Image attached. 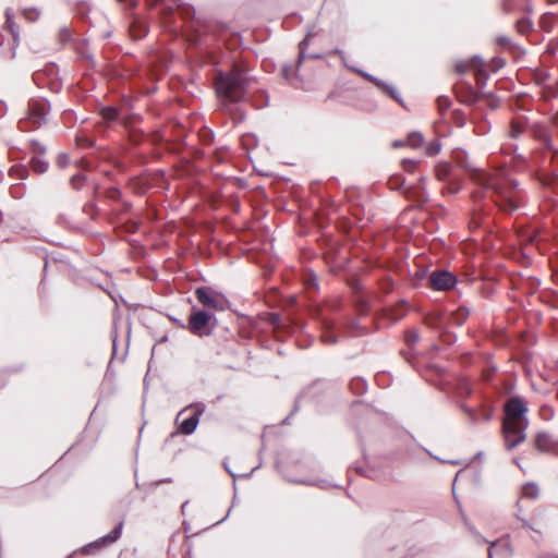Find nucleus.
I'll return each mask as SVG.
<instances>
[{
  "instance_id": "38",
  "label": "nucleus",
  "mask_w": 558,
  "mask_h": 558,
  "mask_svg": "<svg viewBox=\"0 0 558 558\" xmlns=\"http://www.w3.org/2000/svg\"><path fill=\"white\" fill-rule=\"evenodd\" d=\"M416 340H417V336H415V335H414V336L412 337V340H411V341H413V342H414V341H416Z\"/></svg>"
},
{
  "instance_id": "22",
  "label": "nucleus",
  "mask_w": 558,
  "mask_h": 558,
  "mask_svg": "<svg viewBox=\"0 0 558 558\" xmlns=\"http://www.w3.org/2000/svg\"><path fill=\"white\" fill-rule=\"evenodd\" d=\"M23 15L29 21H36L39 16V13L36 9H29V10H24Z\"/></svg>"
},
{
  "instance_id": "36",
  "label": "nucleus",
  "mask_w": 558,
  "mask_h": 558,
  "mask_svg": "<svg viewBox=\"0 0 558 558\" xmlns=\"http://www.w3.org/2000/svg\"><path fill=\"white\" fill-rule=\"evenodd\" d=\"M548 52H550V53H555V50H554L551 47H549V48H548Z\"/></svg>"
},
{
  "instance_id": "3",
  "label": "nucleus",
  "mask_w": 558,
  "mask_h": 558,
  "mask_svg": "<svg viewBox=\"0 0 558 558\" xmlns=\"http://www.w3.org/2000/svg\"><path fill=\"white\" fill-rule=\"evenodd\" d=\"M244 74L234 69L230 73L220 74L216 82L217 94L220 98L229 101H240L245 93Z\"/></svg>"
},
{
  "instance_id": "11",
  "label": "nucleus",
  "mask_w": 558,
  "mask_h": 558,
  "mask_svg": "<svg viewBox=\"0 0 558 558\" xmlns=\"http://www.w3.org/2000/svg\"><path fill=\"white\" fill-rule=\"evenodd\" d=\"M535 447L537 450L554 456H558V439L546 433L537 434L535 438Z\"/></svg>"
},
{
  "instance_id": "31",
  "label": "nucleus",
  "mask_w": 558,
  "mask_h": 558,
  "mask_svg": "<svg viewBox=\"0 0 558 558\" xmlns=\"http://www.w3.org/2000/svg\"><path fill=\"white\" fill-rule=\"evenodd\" d=\"M83 178L81 175H73L72 177V184L76 186V181L82 180Z\"/></svg>"
},
{
  "instance_id": "12",
  "label": "nucleus",
  "mask_w": 558,
  "mask_h": 558,
  "mask_svg": "<svg viewBox=\"0 0 558 558\" xmlns=\"http://www.w3.org/2000/svg\"><path fill=\"white\" fill-rule=\"evenodd\" d=\"M354 71L364 76L365 78H367L368 81H371L372 83H374L377 87L387 93L391 98L401 104V99L399 98L398 92L393 86L388 85L385 82L378 80L377 77L367 74L361 70L354 69Z\"/></svg>"
},
{
  "instance_id": "2",
  "label": "nucleus",
  "mask_w": 558,
  "mask_h": 558,
  "mask_svg": "<svg viewBox=\"0 0 558 558\" xmlns=\"http://www.w3.org/2000/svg\"><path fill=\"white\" fill-rule=\"evenodd\" d=\"M526 412L527 408L524 401L518 397L510 398L505 404L502 434L508 450L525 440V430L529 425Z\"/></svg>"
},
{
  "instance_id": "34",
  "label": "nucleus",
  "mask_w": 558,
  "mask_h": 558,
  "mask_svg": "<svg viewBox=\"0 0 558 558\" xmlns=\"http://www.w3.org/2000/svg\"><path fill=\"white\" fill-rule=\"evenodd\" d=\"M283 74H284V77L288 80L289 76H288V69H283Z\"/></svg>"
},
{
  "instance_id": "20",
  "label": "nucleus",
  "mask_w": 558,
  "mask_h": 558,
  "mask_svg": "<svg viewBox=\"0 0 558 558\" xmlns=\"http://www.w3.org/2000/svg\"><path fill=\"white\" fill-rule=\"evenodd\" d=\"M10 174L19 179H24L27 175V169L23 166H14L11 168Z\"/></svg>"
},
{
  "instance_id": "25",
  "label": "nucleus",
  "mask_w": 558,
  "mask_h": 558,
  "mask_svg": "<svg viewBox=\"0 0 558 558\" xmlns=\"http://www.w3.org/2000/svg\"><path fill=\"white\" fill-rule=\"evenodd\" d=\"M517 26L521 33H525L531 28V23L527 20H522L518 22Z\"/></svg>"
},
{
  "instance_id": "28",
  "label": "nucleus",
  "mask_w": 558,
  "mask_h": 558,
  "mask_svg": "<svg viewBox=\"0 0 558 558\" xmlns=\"http://www.w3.org/2000/svg\"><path fill=\"white\" fill-rule=\"evenodd\" d=\"M307 45H308V39H307V38H305V39L300 44V50H301V52H300V59H303V58H304V50H305V48L307 47Z\"/></svg>"
},
{
  "instance_id": "33",
  "label": "nucleus",
  "mask_w": 558,
  "mask_h": 558,
  "mask_svg": "<svg viewBox=\"0 0 558 558\" xmlns=\"http://www.w3.org/2000/svg\"><path fill=\"white\" fill-rule=\"evenodd\" d=\"M459 314H461L462 316V319H465L466 315H468V312L465 310H460L459 311Z\"/></svg>"
},
{
  "instance_id": "39",
  "label": "nucleus",
  "mask_w": 558,
  "mask_h": 558,
  "mask_svg": "<svg viewBox=\"0 0 558 558\" xmlns=\"http://www.w3.org/2000/svg\"><path fill=\"white\" fill-rule=\"evenodd\" d=\"M549 3H556L558 0H547Z\"/></svg>"
},
{
  "instance_id": "26",
  "label": "nucleus",
  "mask_w": 558,
  "mask_h": 558,
  "mask_svg": "<svg viewBox=\"0 0 558 558\" xmlns=\"http://www.w3.org/2000/svg\"><path fill=\"white\" fill-rule=\"evenodd\" d=\"M322 339L326 343H335L336 342V337L330 335L328 331L324 332V335L322 336Z\"/></svg>"
},
{
  "instance_id": "10",
  "label": "nucleus",
  "mask_w": 558,
  "mask_h": 558,
  "mask_svg": "<svg viewBox=\"0 0 558 558\" xmlns=\"http://www.w3.org/2000/svg\"><path fill=\"white\" fill-rule=\"evenodd\" d=\"M456 282L454 276L449 271H433L429 276V284L434 290H448Z\"/></svg>"
},
{
  "instance_id": "4",
  "label": "nucleus",
  "mask_w": 558,
  "mask_h": 558,
  "mask_svg": "<svg viewBox=\"0 0 558 558\" xmlns=\"http://www.w3.org/2000/svg\"><path fill=\"white\" fill-rule=\"evenodd\" d=\"M205 410L206 405L202 402L191 403L182 409L177 414L174 421L178 426V432L183 435L193 434Z\"/></svg>"
},
{
  "instance_id": "29",
  "label": "nucleus",
  "mask_w": 558,
  "mask_h": 558,
  "mask_svg": "<svg viewBox=\"0 0 558 558\" xmlns=\"http://www.w3.org/2000/svg\"><path fill=\"white\" fill-rule=\"evenodd\" d=\"M58 163L60 167H65L68 163V157L66 156H60L58 159Z\"/></svg>"
},
{
  "instance_id": "27",
  "label": "nucleus",
  "mask_w": 558,
  "mask_h": 558,
  "mask_svg": "<svg viewBox=\"0 0 558 558\" xmlns=\"http://www.w3.org/2000/svg\"><path fill=\"white\" fill-rule=\"evenodd\" d=\"M438 106H439L440 110H444V109L448 108L449 100L445 97H441L438 99Z\"/></svg>"
},
{
  "instance_id": "35",
  "label": "nucleus",
  "mask_w": 558,
  "mask_h": 558,
  "mask_svg": "<svg viewBox=\"0 0 558 558\" xmlns=\"http://www.w3.org/2000/svg\"><path fill=\"white\" fill-rule=\"evenodd\" d=\"M391 184H393V183L391 182ZM391 186H392V189H399V187H401V184H396V185H391Z\"/></svg>"
},
{
  "instance_id": "19",
  "label": "nucleus",
  "mask_w": 558,
  "mask_h": 558,
  "mask_svg": "<svg viewBox=\"0 0 558 558\" xmlns=\"http://www.w3.org/2000/svg\"><path fill=\"white\" fill-rule=\"evenodd\" d=\"M101 114L106 121H113L118 118V111L113 107L104 108Z\"/></svg>"
},
{
  "instance_id": "16",
  "label": "nucleus",
  "mask_w": 558,
  "mask_h": 558,
  "mask_svg": "<svg viewBox=\"0 0 558 558\" xmlns=\"http://www.w3.org/2000/svg\"><path fill=\"white\" fill-rule=\"evenodd\" d=\"M423 143V136L420 133H411L407 138V145L417 148Z\"/></svg>"
},
{
  "instance_id": "21",
  "label": "nucleus",
  "mask_w": 558,
  "mask_h": 558,
  "mask_svg": "<svg viewBox=\"0 0 558 558\" xmlns=\"http://www.w3.org/2000/svg\"><path fill=\"white\" fill-rule=\"evenodd\" d=\"M5 15H7V24H8V28L10 29V32H11V34H12V36H13L14 40H16V39H17V37H19V33H17V29H16V27H15V25H14L13 21H12V16H11V14H10V12H9V11H7Z\"/></svg>"
},
{
  "instance_id": "23",
  "label": "nucleus",
  "mask_w": 558,
  "mask_h": 558,
  "mask_svg": "<svg viewBox=\"0 0 558 558\" xmlns=\"http://www.w3.org/2000/svg\"><path fill=\"white\" fill-rule=\"evenodd\" d=\"M522 130H523V128L519 122H517V121L512 122L511 136L517 137L522 132Z\"/></svg>"
},
{
  "instance_id": "13",
  "label": "nucleus",
  "mask_w": 558,
  "mask_h": 558,
  "mask_svg": "<svg viewBox=\"0 0 558 558\" xmlns=\"http://www.w3.org/2000/svg\"><path fill=\"white\" fill-rule=\"evenodd\" d=\"M539 495V488L535 483H526L521 488V497L536 499Z\"/></svg>"
},
{
  "instance_id": "5",
  "label": "nucleus",
  "mask_w": 558,
  "mask_h": 558,
  "mask_svg": "<svg viewBox=\"0 0 558 558\" xmlns=\"http://www.w3.org/2000/svg\"><path fill=\"white\" fill-rule=\"evenodd\" d=\"M49 111L50 105L46 99H32L28 104L25 122L29 123L33 126V129H37L46 122V118Z\"/></svg>"
},
{
  "instance_id": "7",
  "label": "nucleus",
  "mask_w": 558,
  "mask_h": 558,
  "mask_svg": "<svg viewBox=\"0 0 558 558\" xmlns=\"http://www.w3.org/2000/svg\"><path fill=\"white\" fill-rule=\"evenodd\" d=\"M211 315L205 311H195L191 314L187 323V329L199 337L211 333L213 328L209 326Z\"/></svg>"
},
{
  "instance_id": "6",
  "label": "nucleus",
  "mask_w": 558,
  "mask_h": 558,
  "mask_svg": "<svg viewBox=\"0 0 558 558\" xmlns=\"http://www.w3.org/2000/svg\"><path fill=\"white\" fill-rule=\"evenodd\" d=\"M197 301L205 307L215 311H225L227 307V299L220 293L214 292L209 288L201 287L195 290Z\"/></svg>"
},
{
  "instance_id": "30",
  "label": "nucleus",
  "mask_w": 558,
  "mask_h": 558,
  "mask_svg": "<svg viewBox=\"0 0 558 558\" xmlns=\"http://www.w3.org/2000/svg\"><path fill=\"white\" fill-rule=\"evenodd\" d=\"M405 145H407V141L405 142H403V141H395L392 143V146L396 147V148L402 147V146H405Z\"/></svg>"
},
{
  "instance_id": "8",
  "label": "nucleus",
  "mask_w": 558,
  "mask_h": 558,
  "mask_svg": "<svg viewBox=\"0 0 558 558\" xmlns=\"http://www.w3.org/2000/svg\"><path fill=\"white\" fill-rule=\"evenodd\" d=\"M462 410L465 413L470 423L477 424L481 422H487L493 415V409L489 405L482 404L478 408H473L466 404L462 405Z\"/></svg>"
},
{
  "instance_id": "17",
  "label": "nucleus",
  "mask_w": 558,
  "mask_h": 558,
  "mask_svg": "<svg viewBox=\"0 0 558 558\" xmlns=\"http://www.w3.org/2000/svg\"><path fill=\"white\" fill-rule=\"evenodd\" d=\"M435 171L439 180H446L450 173V167L447 163H440L436 167Z\"/></svg>"
},
{
  "instance_id": "1",
  "label": "nucleus",
  "mask_w": 558,
  "mask_h": 558,
  "mask_svg": "<svg viewBox=\"0 0 558 558\" xmlns=\"http://www.w3.org/2000/svg\"><path fill=\"white\" fill-rule=\"evenodd\" d=\"M470 170L473 172V180L493 193L494 201L501 210L512 213L519 207L520 192L505 168L497 169L494 173L480 169Z\"/></svg>"
},
{
  "instance_id": "9",
  "label": "nucleus",
  "mask_w": 558,
  "mask_h": 558,
  "mask_svg": "<svg viewBox=\"0 0 558 558\" xmlns=\"http://www.w3.org/2000/svg\"><path fill=\"white\" fill-rule=\"evenodd\" d=\"M457 70L460 73H463L468 70H473L475 77H476V83L478 86L484 85L487 80V75L485 72V65L478 57H474L473 59H471L470 61H468L465 63H459L457 65Z\"/></svg>"
},
{
  "instance_id": "37",
  "label": "nucleus",
  "mask_w": 558,
  "mask_h": 558,
  "mask_svg": "<svg viewBox=\"0 0 558 558\" xmlns=\"http://www.w3.org/2000/svg\"><path fill=\"white\" fill-rule=\"evenodd\" d=\"M522 523H523L524 526L529 527V524H527V522L525 520H522Z\"/></svg>"
},
{
  "instance_id": "14",
  "label": "nucleus",
  "mask_w": 558,
  "mask_h": 558,
  "mask_svg": "<svg viewBox=\"0 0 558 558\" xmlns=\"http://www.w3.org/2000/svg\"><path fill=\"white\" fill-rule=\"evenodd\" d=\"M123 522H120L114 530H112L110 533H108L106 536L101 538V544H110L116 542L122 532Z\"/></svg>"
},
{
  "instance_id": "40",
  "label": "nucleus",
  "mask_w": 558,
  "mask_h": 558,
  "mask_svg": "<svg viewBox=\"0 0 558 558\" xmlns=\"http://www.w3.org/2000/svg\"><path fill=\"white\" fill-rule=\"evenodd\" d=\"M355 383L359 385H363V383L361 380H356Z\"/></svg>"
},
{
  "instance_id": "15",
  "label": "nucleus",
  "mask_w": 558,
  "mask_h": 558,
  "mask_svg": "<svg viewBox=\"0 0 558 558\" xmlns=\"http://www.w3.org/2000/svg\"><path fill=\"white\" fill-rule=\"evenodd\" d=\"M32 169L37 173H44L48 169V162L41 157H33L31 160Z\"/></svg>"
},
{
  "instance_id": "32",
  "label": "nucleus",
  "mask_w": 558,
  "mask_h": 558,
  "mask_svg": "<svg viewBox=\"0 0 558 558\" xmlns=\"http://www.w3.org/2000/svg\"><path fill=\"white\" fill-rule=\"evenodd\" d=\"M497 544L496 543H492L490 544V548L488 550V558H493V551H492V548L495 547Z\"/></svg>"
},
{
  "instance_id": "24",
  "label": "nucleus",
  "mask_w": 558,
  "mask_h": 558,
  "mask_svg": "<svg viewBox=\"0 0 558 558\" xmlns=\"http://www.w3.org/2000/svg\"><path fill=\"white\" fill-rule=\"evenodd\" d=\"M402 167L405 171L412 172L416 167V162L414 160L404 159L402 162Z\"/></svg>"
},
{
  "instance_id": "18",
  "label": "nucleus",
  "mask_w": 558,
  "mask_h": 558,
  "mask_svg": "<svg viewBox=\"0 0 558 558\" xmlns=\"http://www.w3.org/2000/svg\"><path fill=\"white\" fill-rule=\"evenodd\" d=\"M441 145L438 141L430 142L426 145L425 151L428 156H435L440 153Z\"/></svg>"
}]
</instances>
